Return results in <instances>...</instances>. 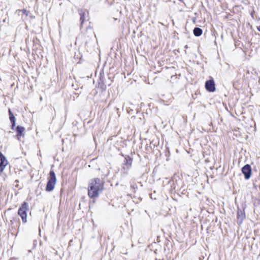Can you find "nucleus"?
Listing matches in <instances>:
<instances>
[{
	"instance_id": "nucleus-1",
	"label": "nucleus",
	"mask_w": 260,
	"mask_h": 260,
	"mask_svg": "<svg viewBox=\"0 0 260 260\" xmlns=\"http://www.w3.org/2000/svg\"><path fill=\"white\" fill-rule=\"evenodd\" d=\"M104 189V183L99 178L91 181L88 186V196L90 198L97 197Z\"/></svg>"
},
{
	"instance_id": "nucleus-2",
	"label": "nucleus",
	"mask_w": 260,
	"mask_h": 260,
	"mask_svg": "<svg viewBox=\"0 0 260 260\" xmlns=\"http://www.w3.org/2000/svg\"><path fill=\"white\" fill-rule=\"evenodd\" d=\"M29 210V205L24 202L20 207L18 211V214L21 217L23 223L27 222V211Z\"/></svg>"
},
{
	"instance_id": "nucleus-3",
	"label": "nucleus",
	"mask_w": 260,
	"mask_h": 260,
	"mask_svg": "<svg viewBox=\"0 0 260 260\" xmlns=\"http://www.w3.org/2000/svg\"><path fill=\"white\" fill-rule=\"evenodd\" d=\"M49 175V179L47 182L46 187V190L48 191H51L54 189L56 182V178L54 172L53 171H51Z\"/></svg>"
},
{
	"instance_id": "nucleus-4",
	"label": "nucleus",
	"mask_w": 260,
	"mask_h": 260,
	"mask_svg": "<svg viewBox=\"0 0 260 260\" xmlns=\"http://www.w3.org/2000/svg\"><path fill=\"white\" fill-rule=\"evenodd\" d=\"M242 172L246 179H248L251 176V168L250 165H246L242 169Z\"/></svg>"
},
{
	"instance_id": "nucleus-5",
	"label": "nucleus",
	"mask_w": 260,
	"mask_h": 260,
	"mask_svg": "<svg viewBox=\"0 0 260 260\" xmlns=\"http://www.w3.org/2000/svg\"><path fill=\"white\" fill-rule=\"evenodd\" d=\"M0 173H2L4 170L6 166L8 165V162L6 157L0 151Z\"/></svg>"
},
{
	"instance_id": "nucleus-6",
	"label": "nucleus",
	"mask_w": 260,
	"mask_h": 260,
	"mask_svg": "<svg viewBox=\"0 0 260 260\" xmlns=\"http://www.w3.org/2000/svg\"><path fill=\"white\" fill-rule=\"evenodd\" d=\"M206 89L210 92H214L215 89V84L213 80L207 81L205 83Z\"/></svg>"
},
{
	"instance_id": "nucleus-7",
	"label": "nucleus",
	"mask_w": 260,
	"mask_h": 260,
	"mask_svg": "<svg viewBox=\"0 0 260 260\" xmlns=\"http://www.w3.org/2000/svg\"><path fill=\"white\" fill-rule=\"evenodd\" d=\"M16 130L17 133V136H21L24 135L25 128L21 126H17Z\"/></svg>"
},
{
	"instance_id": "nucleus-8",
	"label": "nucleus",
	"mask_w": 260,
	"mask_h": 260,
	"mask_svg": "<svg viewBox=\"0 0 260 260\" xmlns=\"http://www.w3.org/2000/svg\"><path fill=\"white\" fill-rule=\"evenodd\" d=\"M244 218V215L242 213V211H238L237 212V219L239 224L242 223Z\"/></svg>"
},
{
	"instance_id": "nucleus-9",
	"label": "nucleus",
	"mask_w": 260,
	"mask_h": 260,
	"mask_svg": "<svg viewBox=\"0 0 260 260\" xmlns=\"http://www.w3.org/2000/svg\"><path fill=\"white\" fill-rule=\"evenodd\" d=\"M203 30L201 28L199 27H195L193 29V34L194 36L199 37L202 34Z\"/></svg>"
},
{
	"instance_id": "nucleus-10",
	"label": "nucleus",
	"mask_w": 260,
	"mask_h": 260,
	"mask_svg": "<svg viewBox=\"0 0 260 260\" xmlns=\"http://www.w3.org/2000/svg\"><path fill=\"white\" fill-rule=\"evenodd\" d=\"M132 160L131 158H125L124 165L126 166L127 169H128L132 164Z\"/></svg>"
},
{
	"instance_id": "nucleus-11",
	"label": "nucleus",
	"mask_w": 260,
	"mask_h": 260,
	"mask_svg": "<svg viewBox=\"0 0 260 260\" xmlns=\"http://www.w3.org/2000/svg\"><path fill=\"white\" fill-rule=\"evenodd\" d=\"M80 21H81V25H82L85 19V12L80 13Z\"/></svg>"
},
{
	"instance_id": "nucleus-12",
	"label": "nucleus",
	"mask_w": 260,
	"mask_h": 260,
	"mask_svg": "<svg viewBox=\"0 0 260 260\" xmlns=\"http://www.w3.org/2000/svg\"><path fill=\"white\" fill-rule=\"evenodd\" d=\"M9 118H10V120L11 121V122H16V118L14 115L10 116Z\"/></svg>"
},
{
	"instance_id": "nucleus-13",
	"label": "nucleus",
	"mask_w": 260,
	"mask_h": 260,
	"mask_svg": "<svg viewBox=\"0 0 260 260\" xmlns=\"http://www.w3.org/2000/svg\"><path fill=\"white\" fill-rule=\"evenodd\" d=\"M22 12L24 14H25L26 15V16H28V12L26 10L24 9L22 10Z\"/></svg>"
},
{
	"instance_id": "nucleus-14",
	"label": "nucleus",
	"mask_w": 260,
	"mask_h": 260,
	"mask_svg": "<svg viewBox=\"0 0 260 260\" xmlns=\"http://www.w3.org/2000/svg\"><path fill=\"white\" fill-rule=\"evenodd\" d=\"M15 122H11L12 123V129H14V126H15Z\"/></svg>"
},
{
	"instance_id": "nucleus-15",
	"label": "nucleus",
	"mask_w": 260,
	"mask_h": 260,
	"mask_svg": "<svg viewBox=\"0 0 260 260\" xmlns=\"http://www.w3.org/2000/svg\"><path fill=\"white\" fill-rule=\"evenodd\" d=\"M9 117L11 116H13V114H12L10 109L9 110Z\"/></svg>"
},
{
	"instance_id": "nucleus-16",
	"label": "nucleus",
	"mask_w": 260,
	"mask_h": 260,
	"mask_svg": "<svg viewBox=\"0 0 260 260\" xmlns=\"http://www.w3.org/2000/svg\"><path fill=\"white\" fill-rule=\"evenodd\" d=\"M258 30L260 31V26L258 27Z\"/></svg>"
}]
</instances>
